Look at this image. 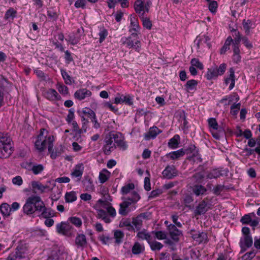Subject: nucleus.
<instances>
[{"instance_id":"f257e3e1","label":"nucleus","mask_w":260,"mask_h":260,"mask_svg":"<svg viewBox=\"0 0 260 260\" xmlns=\"http://www.w3.org/2000/svg\"><path fill=\"white\" fill-rule=\"evenodd\" d=\"M112 201L111 197L108 194L107 197H105L104 199H99L96 203V206L103 208L106 210L100 209L97 210V218L101 219L105 223H109L111 222V219L114 218L116 215V211L114 207H112L110 201Z\"/></svg>"},{"instance_id":"f03ea898","label":"nucleus","mask_w":260,"mask_h":260,"mask_svg":"<svg viewBox=\"0 0 260 260\" xmlns=\"http://www.w3.org/2000/svg\"><path fill=\"white\" fill-rule=\"evenodd\" d=\"M44 207V202L40 197L31 196L28 197L23 207V212L27 215H31L39 212Z\"/></svg>"},{"instance_id":"7ed1b4c3","label":"nucleus","mask_w":260,"mask_h":260,"mask_svg":"<svg viewBox=\"0 0 260 260\" xmlns=\"http://www.w3.org/2000/svg\"><path fill=\"white\" fill-rule=\"evenodd\" d=\"M45 129H41L39 135L37 137V140L35 143L36 149L39 152H43L48 146V151H51L53 147L54 137L53 136H49L48 137L44 135V132Z\"/></svg>"},{"instance_id":"20e7f679","label":"nucleus","mask_w":260,"mask_h":260,"mask_svg":"<svg viewBox=\"0 0 260 260\" xmlns=\"http://www.w3.org/2000/svg\"><path fill=\"white\" fill-rule=\"evenodd\" d=\"M11 139L7 134L0 133V158L8 157L13 152Z\"/></svg>"},{"instance_id":"39448f33","label":"nucleus","mask_w":260,"mask_h":260,"mask_svg":"<svg viewBox=\"0 0 260 260\" xmlns=\"http://www.w3.org/2000/svg\"><path fill=\"white\" fill-rule=\"evenodd\" d=\"M131 195V197H128L127 198H122L124 201L120 204L118 212L122 216L126 215L129 212L127 209L128 207L132 204L137 202L140 199V196L135 191H133Z\"/></svg>"},{"instance_id":"423d86ee","label":"nucleus","mask_w":260,"mask_h":260,"mask_svg":"<svg viewBox=\"0 0 260 260\" xmlns=\"http://www.w3.org/2000/svg\"><path fill=\"white\" fill-rule=\"evenodd\" d=\"M115 148L116 145L114 141L113 132H111L106 136L104 140L102 150L105 154L109 155Z\"/></svg>"},{"instance_id":"0eeeda50","label":"nucleus","mask_w":260,"mask_h":260,"mask_svg":"<svg viewBox=\"0 0 260 260\" xmlns=\"http://www.w3.org/2000/svg\"><path fill=\"white\" fill-rule=\"evenodd\" d=\"M151 5L150 0L146 3L142 0H137L134 4V9L136 12L139 14V17H142L145 13H148L149 8Z\"/></svg>"},{"instance_id":"6e6552de","label":"nucleus","mask_w":260,"mask_h":260,"mask_svg":"<svg viewBox=\"0 0 260 260\" xmlns=\"http://www.w3.org/2000/svg\"><path fill=\"white\" fill-rule=\"evenodd\" d=\"M56 232L59 234L71 237L75 232L74 228L67 222H61L56 225Z\"/></svg>"},{"instance_id":"1a4fd4ad","label":"nucleus","mask_w":260,"mask_h":260,"mask_svg":"<svg viewBox=\"0 0 260 260\" xmlns=\"http://www.w3.org/2000/svg\"><path fill=\"white\" fill-rule=\"evenodd\" d=\"M122 44L125 45L126 47L128 48H134L135 50L139 52L141 50V42L140 41L137 40L135 42L132 40V37H123L121 39Z\"/></svg>"},{"instance_id":"9d476101","label":"nucleus","mask_w":260,"mask_h":260,"mask_svg":"<svg viewBox=\"0 0 260 260\" xmlns=\"http://www.w3.org/2000/svg\"><path fill=\"white\" fill-rule=\"evenodd\" d=\"M188 233L191 235L192 238L199 244L208 242V236L205 232H200L192 229L188 232Z\"/></svg>"},{"instance_id":"9b49d317","label":"nucleus","mask_w":260,"mask_h":260,"mask_svg":"<svg viewBox=\"0 0 260 260\" xmlns=\"http://www.w3.org/2000/svg\"><path fill=\"white\" fill-rule=\"evenodd\" d=\"M130 26L129 31L132 32L131 36L136 37L138 33L140 32L141 27L139 24L138 19L135 15L130 16Z\"/></svg>"},{"instance_id":"f8f14e48","label":"nucleus","mask_w":260,"mask_h":260,"mask_svg":"<svg viewBox=\"0 0 260 260\" xmlns=\"http://www.w3.org/2000/svg\"><path fill=\"white\" fill-rule=\"evenodd\" d=\"M114 143L118 148L123 151L127 148V145L124 141L123 136L120 133L113 132Z\"/></svg>"},{"instance_id":"ddd939ff","label":"nucleus","mask_w":260,"mask_h":260,"mask_svg":"<svg viewBox=\"0 0 260 260\" xmlns=\"http://www.w3.org/2000/svg\"><path fill=\"white\" fill-rule=\"evenodd\" d=\"M162 175L165 178L171 179L178 175V171L174 165H168L162 171Z\"/></svg>"},{"instance_id":"4468645a","label":"nucleus","mask_w":260,"mask_h":260,"mask_svg":"<svg viewBox=\"0 0 260 260\" xmlns=\"http://www.w3.org/2000/svg\"><path fill=\"white\" fill-rule=\"evenodd\" d=\"M253 240L251 236H243L241 238L239 245L241 248V252H245L247 248L252 245Z\"/></svg>"},{"instance_id":"2eb2a0df","label":"nucleus","mask_w":260,"mask_h":260,"mask_svg":"<svg viewBox=\"0 0 260 260\" xmlns=\"http://www.w3.org/2000/svg\"><path fill=\"white\" fill-rule=\"evenodd\" d=\"M168 230L172 239L175 242H177L179 240V236L182 235L181 231L179 230L176 226L173 224H170L168 226Z\"/></svg>"},{"instance_id":"dca6fc26","label":"nucleus","mask_w":260,"mask_h":260,"mask_svg":"<svg viewBox=\"0 0 260 260\" xmlns=\"http://www.w3.org/2000/svg\"><path fill=\"white\" fill-rule=\"evenodd\" d=\"M147 213H141L136 217L133 218L132 225L133 226H135L137 231H139L141 230L142 226L143 219H147Z\"/></svg>"},{"instance_id":"f3484780","label":"nucleus","mask_w":260,"mask_h":260,"mask_svg":"<svg viewBox=\"0 0 260 260\" xmlns=\"http://www.w3.org/2000/svg\"><path fill=\"white\" fill-rule=\"evenodd\" d=\"M92 94L91 91L87 88H81L77 90L74 93L75 99L82 101L86 98L90 97Z\"/></svg>"},{"instance_id":"a211bd4d","label":"nucleus","mask_w":260,"mask_h":260,"mask_svg":"<svg viewBox=\"0 0 260 260\" xmlns=\"http://www.w3.org/2000/svg\"><path fill=\"white\" fill-rule=\"evenodd\" d=\"M44 96L47 100L50 101H59L61 99V96L54 89H49L44 93Z\"/></svg>"},{"instance_id":"6ab92c4d","label":"nucleus","mask_w":260,"mask_h":260,"mask_svg":"<svg viewBox=\"0 0 260 260\" xmlns=\"http://www.w3.org/2000/svg\"><path fill=\"white\" fill-rule=\"evenodd\" d=\"M84 167L83 164H79L75 166L71 175L73 177L78 178L80 180L83 174Z\"/></svg>"},{"instance_id":"aec40b11","label":"nucleus","mask_w":260,"mask_h":260,"mask_svg":"<svg viewBox=\"0 0 260 260\" xmlns=\"http://www.w3.org/2000/svg\"><path fill=\"white\" fill-rule=\"evenodd\" d=\"M75 244L78 248H84L87 246V240L85 235L79 234L75 238Z\"/></svg>"},{"instance_id":"412c9836","label":"nucleus","mask_w":260,"mask_h":260,"mask_svg":"<svg viewBox=\"0 0 260 260\" xmlns=\"http://www.w3.org/2000/svg\"><path fill=\"white\" fill-rule=\"evenodd\" d=\"M27 248L23 245H19L16 248L15 253L18 254V260H26L27 256Z\"/></svg>"},{"instance_id":"4be33fe9","label":"nucleus","mask_w":260,"mask_h":260,"mask_svg":"<svg viewBox=\"0 0 260 260\" xmlns=\"http://www.w3.org/2000/svg\"><path fill=\"white\" fill-rule=\"evenodd\" d=\"M161 131L156 126L150 127L149 132L145 134L144 138L146 140H148L151 139L155 138Z\"/></svg>"},{"instance_id":"5701e85b","label":"nucleus","mask_w":260,"mask_h":260,"mask_svg":"<svg viewBox=\"0 0 260 260\" xmlns=\"http://www.w3.org/2000/svg\"><path fill=\"white\" fill-rule=\"evenodd\" d=\"M207 203L205 201H202L197 207L195 211V215H201L205 214L208 210L207 208Z\"/></svg>"},{"instance_id":"b1692460","label":"nucleus","mask_w":260,"mask_h":260,"mask_svg":"<svg viewBox=\"0 0 260 260\" xmlns=\"http://www.w3.org/2000/svg\"><path fill=\"white\" fill-rule=\"evenodd\" d=\"M230 75L228 77H227L225 80V84H228L230 83V85L229 86V89H232L235 86V71L233 68H231L229 69Z\"/></svg>"},{"instance_id":"393cba45","label":"nucleus","mask_w":260,"mask_h":260,"mask_svg":"<svg viewBox=\"0 0 260 260\" xmlns=\"http://www.w3.org/2000/svg\"><path fill=\"white\" fill-rule=\"evenodd\" d=\"M40 212L41 213L39 215V216L44 218H48L54 216L53 211L50 208H47L44 204V207L41 210H39L38 213Z\"/></svg>"},{"instance_id":"a878e982","label":"nucleus","mask_w":260,"mask_h":260,"mask_svg":"<svg viewBox=\"0 0 260 260\" xmlns=\"http://www.w3.org/2000/svg\"><path fill=\"white\" fill-rule=\"evenodd\" d=\"M145 247L138 242H136L132 248V253L134 255H139L144 252Z\"/></svg>"},{"instance_id":"bb28decb","label":"nucleus","mask_w":260,"mask_h":260,"mask_svg":"<svg viewBox=\"0 0 260 260\" xmlns=\"http://www.w3.org/2000/svg\"><path fill=\"white\" fill-rule=\"evenodd\" d=\"M110 175L111 173L108 170L103 169L99 174V178L100 182L102 184L104 183L109 179Z\"/></svg>"},{"instance_id":"cd10ccee","label":"nucleus","mask_w":260,"mask_h":260,"mask_svg":"<svg viewBox=\"0 0 260 260\" xmlns=\"http://www.w3.org/2000/svg\"><path fill=\"white\" fill-rule=\"evenodd\" d=\"M192 190L197 196H199L204 194L207 191V189L202 185L197 184L192 186Z\"/></svg>"},{"instance_id":"c85d7f7f","label":"nucleus","mask_w":260,"mask_h":260,"mask_svg":"<svg viewBox=\"0 0 260 260\" xmlns=\"http://www.w3.org/2000/svg\"><path fill=\"white\" fill-rule=\"evenodd\" d=\"M31 183L34 192H36V191L34 190L37 189L39 190L41 193H43L45 192V190L48 188V186L44 185L38 181H33Z\"/></svg>"},{"instance_id":"c756f323","label":"nucleus","mask_w":260,"mask_h":260,"mask_svg":"<svg viewBox=\"0 0 260 260\" xmlns=\"http://www.w3.org/2000/svg\"><path fill=\"white\" fill-rule=\"evenodd\" d=\"M17 11L13 8H10L6 12L4 19L8 20L9 22L12 21L16 16Z\"/></svg>"},{"instance_id":"7c9ffc66","label":"nucleus","mask_w":260,"mask_h":260,"mask_svg":"<svg viewBox=\"0 0 260 260\" xmlns=\"http://www.w3.org/2000/svg\"><path fill=\"white\" fill-rule=\"evenodd\" d=\"M243 27L245 30V32L247 35L250 33V29L253 28V23L251 20L249 19H244L242 21Z\"/></svg>"},{"instance_id":"2f4dec72","label":"nucleus","mask_w":260,"mask_h":260,"mask_svg":"<svg viewBox=\"0 0 260 260\" xmlns=\"http://www.w3.org/2000/svg\"><path fill=\"white\" fill-rule=\"evenodd\" d=\"M119 227L123 228L126 227V229L129 231H134L135 228L132 225L129 219H122L119 222Z\"/></svg>"},{"instance_id":"473e14b6","label":"nucleus","mask_w":260,"mask_h":260,"mask_svg":"<svg viewBox=\"0 0 260 260\" xmlns=\"http://www.w3.org/2000/svg\"><path fill=\"white\" fill-rule=\"evenodd\" d=\"M83 183L85 190L88 191H92L94 189V185L91 178L88 176L85 177L83 181Z\"/></svg>"},{"instance_id":"72a5a7b5","label":"nucleus","mask_w":260,"mask_h":260,"mask_svg":"<svg viewBox=\"0 0 260 260\" xmlns=\"http://www.w3.org/2000/svg\"><path fill=\"white\" fill-rule=\"evenodd\" d=\"M222 175L221 171L217 169H214L207 172L206 177L208 179H217Z\"/></svg>"},{"instance_id":"f704fd0d","label":"nucleus","mask_w":260,"mask_h":260,"mask_svg":"<svg viewBox=\"0 0 260 260\" xmlns=\"http://www.w3.org/2000/svg\"><path fill=\"white\" fill-rule=\"evenodd\" d=\"M198 82L197 80L192 79L187 81L185 85V87L187 91L189 92L191 90H196Z\"/></svg>"},{"instance_id":"c9c22d12","label":"nucleus","mask_w":260,"mask_h":260,"mask_svg":"<svg viewBox=\"0 0 260 260\" xmlns=\"http://www.w3.org/2000/svg\"><path fill=\"white\" fill-rule=\"evenodd\" d=\"M180 137L178 135H175L172 138H171L169 142L168 146L170 148L175 149L176 148L179 143Z\"/></svg>"},{"instance_id":"e433bc0d","label":"nucleus","mask_w":260,"mask_h":260,"mask_svg":"<svg viewBox=\"0 0 260 260\" xmlns=\"http://www.w3.org/2000/svg\"><path fill=\"white\" fill-rule=\"evenodd\" d=\"M185 154V152L182 149L172 152L168 154V156L172 159H177Z\"/></svg>"},{"instance_id":"4c0bfd02","label":"nucleus","mask_w":260,"mask_h":260,"mask_svg":"<svg viewBox=\"0 0 260 260\" xmlns=\"http://www.w3.org/2000/svg\"><path fill=\"white\" fill-rule=\"evenodd\" d=\"M0 210L4 216H9L11 211V208L8 204L3 203L0 206Z\"/></svg>"},{"instance_id":"58836bf2","label":"nucleus","mask_w":260,"mask_h":260,"mask_svg":"<svg viewBox=\"0 0 260 260\" xmlns=\"http://www.w3.org/2000/svg\"><path fill=\"white\" fill-rule=\"evenodd\" d=\"M65 201L67 203H72L76 201L77 198L75 191L67 192L65 194Z\"/></svg>"},{"instance_id":"ea45409f","label":"nucleus","mask_w":260,"mask_h":260,"mask_svg":"<svg viewBox=\"0 0 260 260\" xmlns=\"http://www.w3.org/2000/svg\"><path fill=\"white\" fill-rule=\"evenodd\" d=\"M124 236L123 232L117 230L114 231V238L115 239V243L119 244L122 241V239Z\"/></svg>"},{"instance_id":"a19ab883","label":"nucleus","mask_w":260,"mask_h":260,"mask_svg":"<svg viewBox=\"0 0 260 260\" xmlns=\"http://www.w3.org/2000/svg\"><path fill=\"white\" fill-rule=\"evenodd\" d=\"M61 74L66 84L71 85L74 82L73 79L65 70H61Z\"/></svg>"},{"instance_id":"79ce46f5","label":"nucleus","mask_w":260,"mask_h":260,"mask_svg":"<svg viewBox=\"0 0 260 260\" xmlns=\"http://www.w3.org/2000/svg\"><path fill=\"white\" fill-rule=\"evenodd\" d=\"M135 188V185L133 183H128L123 186L121 189V193L123 195L127 194L130 193Z\"/></svg>"},{"instance_id":"37998d69","label":"nucleus","mask_w":260,"mask_h":260,"mask_svg":"<svg viewBox=\"0 0 260 260\" xmlns=\"http://www.w3.org/2000/svg\"><path fill=\"white\" fill-rule=\"evenodd\" d=\"M218 76L217 73L214 68H212L210 69H208L206 74V78L209 80H212L214 78H216Z\"/></svg>"},{"instance_id":"c03bdc74","label":"nucleus","mask_w":260,"mask_h":260,"mask_svg":"<svg viewBox=\"0 0 260 260\" xmlns=\"http://www.w3.org/2000/svg\"><path fill=\"white\" fill-rule=\"evenodd\" d=\"M148 243L151 249L153 251H158L163 247V245L161 243L156 241H151V240H150Z\"/></svg>"},{"instance_id":"a18cd8bd","label":"nucleus","mask_w":260,"mask_h":260,"mask_svg":"<svg viewBox=\"0 0 260 260\" xmlns=\"http://www.w3.org/2000/svg\"><path fill=\"white\" fill-rule=\"evenodd\" d=\"M137 237L139 239L147 240L148 243H149L150 241L151 240V235L149 233H146L145 230L139 232L137 234Z\"/></svg>"},{"instance_id":"49530a36","label":"nucleus","mask_w":260,"mask_h":260,"mask_svg":"<svg viewBox=\"0 0 260 260\" xmlns=\"http://www.w3.org/2000/svg\"><path fill=\"white\" fill-rule=\"evenodd\" d=\"M233 61L236 63H238L241 61V56L240 55V49L237 47H235L233 50Z\"/></svg>"},{"instance_id":"de8ad7c7","label":"nucleus","mask_w":260,"mask_h":260,"mask_svg":"<svg viewBox=\"0 0 260 260\" xmlns=\"http://www.w3.org/2000/svg\"><path fill=\"white\" fill-rule=\"evenodd\" d=\"M68 221L78 228H80L82 224L81 219L80 218L77 217H70L68 219Z\"/></svg>"},{"instance_id":"09e8293b","label":"nucleus","mask_w":260,"mask_h":260,"mask_svg":"<svg viewBox=\"0 0 260 260\" xmlns=\"http://www.w3.org/2000/svg\"><path fill=\"white\" fill-rule=\"evenodd\" d=\"M66 40L73 45L77 44L79 42V38L76 37L74 34H70Z\"/></svg>"},{"instance_id":"8fccbe9b","label":"nucleus","mask_w":260,"mask_h":260,"mask_svg":"<svg viewBox=\"0 0 260 260\" xmlns=\"http://www.w3.org/2000/svg\"><path fill=\"white\" fill-rule=\"evenodd\" d=\"M44 167L42 165H33L31 170L35 175L41 173L44 170Z\"/></svg>"},{"instance_id":"3c124183","label":"nucleus","mask_w":260,"mask_h":260,"mask_svg":"<svg viewBox=\"0 0 260 260\" xmlns=\"http://www.w3.org/2000/svg\"><path fill=\"white\" fill-rule=\"evenodd\" d=\"M140 18L142 21L143 26L148 29H151L152 25L150 19L147 17H145L144 16Z\"/></svg>"},{"instance_id":"603ef678","label":"nucleus","mask_w":260,"mask_h":260,"mask_svg":"<svg viewBox=\"0 0 260 260\" xmlns=\"http://www.w3.org/2000/svg\"><path fill=\"white\" fill-rule=\"evenodd\" d=\"M190 64L200 70H203L204 69L203 64L200 61L198 58H193L191 59Z\"/></svg>"},{"instance_id":"864d4df0","label":"nucleus","mask_w":260,"mask_h":260,"mask_svg":"<svg viewBox=\"0 0 260 260\" xmlns=\"http://www.w3.org/2000/svg\"><path fill=\"white\" fill-rule=\"evenodd\" d=\"M214 68H215L217 73V75L218 76H221L224 73L225 71L226 68V64L224 63H222L221 64H220L219 67L216 66Z\"/></svg>"},{"instance_id":"5fc2aeb1","label":"nucleus","mask_w":260,"mask_h":260,"mask_svg":"<svg viewBox=\"0 0 260 260\" xmlns=\"http://www.w3.org/2000/svg\"><path fill=\"white\" fill-rule=\"evenodd\" d=\"M208 124L210 128L217 130L218 128V124L215 118H210L208 119Z\"/></svg>"},{"instance_id":"6e6d98bb","label":"nucleus","mask_w":260,"mask_h":260,"mask_svg":"<svg viewBox=\"0 0 260 260\" xmlns=\"http://www.w3.org/2000/svg\"><path fill=\"white\" fill-rule=\"evenodd\" d=\"M73 138L76 141H78L79 143H81L82 141L81 134L84 133V131L82 129L78 130L76 131L73 132Z\"/></svg>"},{"instance_id":"4d7b16f0","label":"nucleus","mask_w":260,"mask_h":260,"mask_svg":"<svg viewBox=\"0 0 260 260\" xmlns=\"http://www.w3.org/2000/svg\"><path fill=\"white\" fill-rule=\"evenodd\" d=\"M155 237L158 240H165L167 238V234L164 231L153 232Z\"/></svg>"},{"instance_id":"13d9d810","label":"nucleus","mask_w":260,"mask_h":260,"mask_svg":"<svg viewBox=\"0 0 260 260\" xmlns=\"http://www.w3.org/2000/svg\"><path fill=\"white\" fill-rule=\"evenodd\" d=\"M83 113L85 115H87L89 117L92 118L93 117H94L96 115L95 112L88 107H85L83 109Z\"/></svg>"},{"instance_id":"bf43d9fd","label":"nucleus","mask_w":260,"mask_h":260,"mask_svg":"<svg viewBox=\"0 0 260 260\" xmlns=\"http://www.w3.org/2000/svg\"><path fill=\"white\" fill-rule=\"evenodd\" d=\"M74 112L75 110L73 108H71L69 110V113L66 118V121L68 123H70L73 121V119L75 118Z\"/></svg>"},{"instance_id":"052dcab7","label":"nucleus","mask_w":260,"mask_h":260,"mask_svg":"<svg viewBox=\"0 0 260 260\" xmlns=\"http://www.w3.org/2000/svg\"><path fill=\"white\" fill-rule=\"evenodd\" d=\"M99 35L100 36L99 42L101 43L104 41L106 37L108 36V31L105 28H103L100 30Z\"/></svg>"},{"instance_id":"680f3d73","label":"nucleus","mask_w":260,"mask_h":260,"mask_svg":"<svg viewBox=\"0 0 260 260\" xmlns=\"http://www.w3.org/2000/svg\"><path fill=\"white\" fill-rule=\"evenodd\" d=\"M47 16L51 20L54 21L58 18V15L52 10H49L47 11Z\"/></svg>"},{"instance_id":"e2e57ef3","label":"nucleus","mask_w":260,"mask_h":260,"mask_svg":"<svg viewBox=\"0 0 260 260\" xmlns=\"http://www.w3.org/2000/svg\"><path fill=\"white\" fill-rule=\"evenodd\" d=\"M244 151L246 152V155L247 156H249L253 153V152L255 151L259 155L260 157V147H256L254 149H252L250 148H245L244 149Z\"/></svg>"},{"instance_id":"0e129e2a","label":"nucleus","mask_w":260,"mask_h":260,"mask_svg":"<svg viewBox=\"0 0 260 260\" xmlns=\"http://www.w3.org/2000/svg\"><path fill=\"white\" fill-rule=\"evenodd\" d=\"M190 256L191 259H197L201 256L200 252L198 250L191 249L190 251Z\"/></svg>"},{"instance_id":"69168bd1","label":"nucleus","mask_w":260,"mask_h":260,"mask_svg":"<svg viewBox=\"0 0 260 260\" xmlns=\"http://www.w3.org/2000/svg\"><path fill=\"white\" fill-rule=\"evenodd\" d=\"M218 4L216 1H210L209 3V9L212 13H215L216 11Z\"/></svg>"},{"instance_id":"338daca9","label":"nucleus","mask_w":260,"mask_h":260,"mask_svg":"<svg viewBox=\"0 0 260 260\" xmlns=\"http://www.w3.org/2000/svg\"><path fill=\"white\" fill-rule=\"evenodd\" d=\"M162 192H163V191L160 189H157L155 190H153L150 192V194L148 198H149V199L154 198L156 197H158L161 193H162Z\"/></svg>"},{"instance_id":"774afa93","label":"nucleus","mask_w":260,"mask_h":260,"mask_svg":"<svg viewBox=\"0 0 260 260\" xmlns=\"http://www.w3.org/2000/svg\"><path fill=\"white\" fill-rule=\"evenodd\" d=\"M255 254V252L254 251H251L247 252L242 256V260H250L251 259Z\"/></svg>"}]
</instances>
